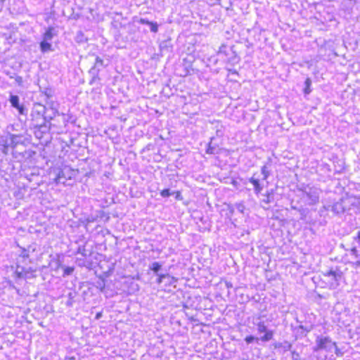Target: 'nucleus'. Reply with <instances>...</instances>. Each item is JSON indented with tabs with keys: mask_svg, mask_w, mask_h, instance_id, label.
I'll return each instance as SVG.
<instances>
[{
	"mask_svg": "<svg viewBox=\"0 0 360 360\" xmlns=\"http://www.w3.org/2000/svg\"><path fill=\"white\" fill-rule=\"evenodd\" d=\"M253 324L257 326V330L259 333H265V334L261 337V340L264 342L269 341L273 338V331L267 330V326L265 324L264 317H254Z\"/></svg>",
	"mask_w": 360,
	"mask_h": 360,
	"instance_id": "nucleus-1",
	"label": "nucleus"
},
{
	"mask_svg": "<svg viewBox=\"0 0 360 360\" xmlns=\"http://www.w3.org/2000/svg\"><path fill=\"white\" fill-rule=\"evenodd\" d=\"M334 345L335 342H333L329 337L318 336L316 339V346L314 347V351L325 350L331 352Z\"/></svg>",
	"mask_w": 360,
	"mask_h": 360,
	"instance_id": "nucleus-2",
	"label": "nucleus"
},
{
	"mask_svg": "<svg viewBox=\"0 0 360 360\" xmlns=\"http://www.w3.org/2000/svg\"><path fill=\"white\" fill-rule=\"evenodd\" d=\"M304 194L309 200L308 204L310 205H316L319 201L321 191L316 187L307 186L302 189Z\"/></svg>",
	"mask_w": 360,
	"mask_h": 360,
	"instance_id": "nucleus-3",
	"label": "nucleus"
},
{
	"mask_svg": "<svg viewBox=\"0 0 360 360\" xmlns=\"http://www.w3.org/2000/svg\"><path fill=\"white\" fill-rule=\"evenodd\" d=\"M342 276V271L340 270H328L324 273V276L328 277V282L333 287H336L339 285V281Z\"/></svg>",
	"mask_w": 360,
	"mask_h": 360,
	"instance_id": "nucleus-4",
	"label": "nucleus"
},
{
	"mask_svg": "<svg viewBox=\"0 0 360 360\" xmlns=\"http://www.w3.org/2000/svg\"><path fill=\"white\" fill-rule=\"evenodd\" d=\"M32 272L33 270L30 267H25L18 264L14 274L18 278H29L31 277Z\"/></svg>",
	"mask_w": 360,
	"mask_h": 360,
	"instance_id": "nucleus-5",
	"label": "nucleus"
},
{
	"mask_svg": "<svg viewBox=\"0 0 360 360\" xmlns=\"http://www.w3.org/2000/svg\"><path fill=\"white\" fill-rule=\"evenodd\" d=\"M234 53L233 52L231 47L226 46H221L219 48L218 55L221 57L222 59L224 60H226L228 62H234L235 56L234 57H228L229 55H233Z\"/></svg>",
	"mask_w": 360,
	"mask_h": 360,
	"instance_id": "nucleus-6",
	"label": "nucleus"
},
{
	"mask_svg": "<svg viewBox=\"0 0 360 360\" xmlns=\"http://www.w3.org/2000/svg\"><path fill=\"white\" fill-rule=\"evenodd\" d=\"M70 172L71 171L69 168H64L60 170L56 178V183L65 184L68 179H71V176L70 175Z\"/></svg>",
	"mask_w": 360,
	"mask_h": 360,
	"instance_id": "nucleus-7",
	"label": "nucleus"
},
{
	"mask_svg": "<svg viewBox=\"0 0 360 360\" xmlns=\"http://www.w3.org/2000/svg\"><path fill=\"white\" fill-rule=\"evenodd\" d=\"M45 112L46 107L40 103H37L34 105L32 115L34 117L36 115L37 117H41L44 120H46V117L44 115Z\"/></svg>",
	"mask_w": 360,
	"mask_h": 360,
	"instance_id": "nucleus-8",
	"label": "nucleus"
},
{
	"mask_svg": "<svg viewBox=\"0 0 360 360\" xmlns=\"http://www.w3.org/2000/svg\"><path fill=\"white\" fill-rule=\"evenodd\" d=\"M343 203H344L343 200H340V201H338V202L334 203L331 207V211L335 214H340L344 213L346 209H345V206L343 205Z\"/></svg>",
	"mask_w": 360,
	"mask_h": 360,
	"instance_id": "nucleus-9",
	"label": "nucleus"
},
{
	"mask_svg": "<svg viewBox=\"0 0 360 360\" xmlns=\"http://www.w3.org/2000/svg\"><path fill=\"white\" fill-rule=\"evenodd\" d=\"M274 200L275 199L273 189H271L270 191H267L266 194L264 195V198L262 199V202L266 204L273 202Z\"/></svg>",
	"mask_w": 360,
	"mask_h": 360,
	"instance_id": "nucleus-10",
	"label": "nucleus"
},
{
	"mask_svg": "<svg viewBox=\"0 0 360 360\" xmlns=\"http://www.w3.org/2000/svg\"><path fill=\"white\" fill-rule=\"evenodd\" d=\"M249 181L253 184L255 191L257 194H258L262 189V187L260 186L259 184V180L252 176L251 179H249Z\"/></svg>",
	"mask_w": 360,
	"mask_h": 360,
	"instance_id": "nucleus-11",
	"label": "nucleus"
},
{
	"mask_svg": "<svg viewBox=\"0 0 360 360\" xmlns=\"http://www.w3.org/2000/svg\"><path fill=\"white\" fill-rule=\"evenodd\" d=\"M53 31L54 28L52 27H50L48 28V30L45 32L43 36V40L51 41L53 37Z\"/></svg>",
	"mask_w": 360,
	"mask_h": 360,
	"instance_id": "nucleus-12",
	"label": "nucleus"
},
{
	"mask_svg": "<svg viewBox=\"0 0 360 360\" xmlns=\"http://www.w3.org/2000/svg\"><path fill=\"white\" fill-rule=\"evenodd\" d=\"M164 282L165 283L166 286L174 285L175 283L177 282V278L170 276L168 274H166V277Z\"/></svg>",
	"mask_w": 360,
	"mask_h": 360,
	"instance_id": "nucleus-13",
	"label": "nucleus"
},
{
	"mask_svg": "<svg viewBox=\"0 0 360 360\" xmlns=\"http://www.w3.org/2000/svg\"><path fill=\"white\" fill-rule=\"evenodd\" d=\"M51 44L50 41L42 40L40 43V49L42 52H47L51 50Z\"/></svg>",
	"mask_w": 360,
	"mask_h": 360,
	"instance_id": "nucleus-14",
	"label": "nucleus"
},
{
	"mask_svg": "<svg viewBox=\"0 0 360 360\" xmlns=\"http://www.w3.org/2000/svg\"><path fill=\"white\" fill-rule=\"evenodd\" d=\"M275 347L276 348H282L283 349V351L286 352V351L290 350V349L292 347V345L290 342L285 341L283 343H276L275 345Z\"/></svg>",
	"mask_w": 360,
	"mask_h": 360,
	"instance_id": "nucleus-15",
	"label": "nucleus"
},
{
	"mask_svg": "<svg viewBox=\"0 0 360 360\" xmlns=\"http://www.w3.org/2000/svg\"><path fill=\"white\" fill-rule=\"evenodd\" d=\"M9 101L13 108L18 107V105H20L19 97L16 95H11Z\"/></svg>",
	"mask_w": 360,
	"mask_h": 360,
	"instance_id": "nucleus-16",
	"label": "nucleus"
},
{
	"mask_svg": "<svg viewBox=\"0 0 360 360\" xmlns=\"http://www.w3.org/2000/svg\"><path fill=\"white\" fill-rule=\"evenodd\" d=\"M162 264H160L159 262H155L150 266V269L156 274H158V272L160 270Z\"/></svg>",
	"mask_w": 360,
	"mask_h": 360,
	"instance_id": "nucleus-17",
	"label": "nucleus"
},
{
	"mask_svg": "<svg viewBox=\"0 0 360 360\" xmlns=\"http://www.w3.org/2000/svg\"><path fill=\"white\" fill-rule=\"evenodd\" d=\"M304 84H305V88L304 89V92L305 94H310V92L311 91V89H310V86L311 84V81L309 78H307L305 82H304Z\"/></svg>",
	"mask_w": 360,
	"mask_h": 360,
	"instance_id": "nucleus-18",
	"label": "nucleus"
},
{
	"mask_svg": "<svg viewBox=\"0 0 360 360\" xmlns=\"http://www.w3.org/2000/svg\"><path fill=\"white\" fill-rule=\"evenodd\" d=\"M262 175L263 180H266L269 175V172L267 170V167L266 166H263L262 168Z\"/></svg>",
	"mask_w": 360,
	"mask_h": 360,
	"instance_id": "nucleus-19",
	"label": "nucleus"
},
{
	"mask_svg": "<svg viewBox=\"0 0 360 360\" xmlns=\"http://www.w3.org/2000/svg\"><path fill=\"white\" fill-rule=\"evenodd\" d=\"M351 255L354 256L356 259L360 258V254L356 247H354L350 250Z\"/></svg>",
	"mask_w": 360,
	"mask_h": 360,
	"instance_id": "nucleus-20",
	"label": "nucleus"
},
{
	"mask_svg": "<svg viewBox=\"0 0 360 360\" xmlns=\"http://www.w3.org/2000/svg\"><path fill=\"white\" fill-rule=\"evenodd\" d=\"M73 271H74L73 267H70V266L65 267L64 269L63 276L70 275L72 274Z\"/></svg>",
	"mask_w": 360,
	"mask_h": 360,
	"instance_id": "nucleus-21",
	"label": "nucleus"
},
{
	"mask_svg": "<svg viewBox=\"0 0 360 360\" xmlns=\"http://www.w3.org/2000/svg\"><path fill=\"white\" fill-rule=\"evenodd\" d=\"M149 25L150 27L151 32L156 33L158 31V25L157 22H151Z\"/></svg>",
	"mask_w": 360,
	"mask_h": 360,
	"instance_id": "nucleus-22",
	"label": "nucleus"
},
{
	"mask_svg": "<svg viewBox=\"0 0 360 360\" xmlns=\"http://www.w3.org/2000/svg\"><path fill=\"white\" fill-rule=\"evenodd\" d=\"M207 153H209V154H214L216 153V148L213 146H211V143H209V146L207 148V150H206Z\"/></svg>",
	"mask_w": 360,
	"mask_h": 360,
	"instance_id": "nucleus-23",
	"label": "nucleus"
},
{
	"mask_svg": "<svg viewBox=\"0 0 360 360\" xmlns=\"http://www.w3.org/2000/svg\"><path fill=\"white\" fill-rule=\"evenodd\" d=\"M158 276V278L157 279V283L158 284L161 283H163L165 281V277H166V274H157Z\"/></svg>",
	"mask_w": 360,
	"mask_h": 360,
	"instance_id": "nucleus-24",
	"label": "nucleus"
},
{
	"mask_svg": "<svg viewBox=\"0 0 360 360\" xmlns=\"http://www.w3.org/2000/svg\"><path fill=\"white\" fill-rule=\"evenodd\" d=\"M15 108L18 110V112L20 115H25L26 113V109L24 108L23 105H19L18 107H15Z\"/></svg>",
	"mask_w": 360,
	"mask_h": 360,
	"instance_id": "nucleus-25",
	"label": "nucleus"
},
{
	"mask_svg": "<svg viewBox=\"0 0 360 360\" xmlns=\"http://www.w3.org/2000/svg\"><path fill=\"white\" fill-rule=\"evenodd\" d=\"M161 195L164 198H167L171 195L169 189H164L160 193Z\"/></svg>",
	"mask_w": 360,
	"mask_h": 360,
	"instance_id": "nucleus-26",
	"label": "nucleus"
},
{
	"mask_svg": "<svg viewBox=\"0 0 360 360\" xmlns=\"http://www.w3.org/2000/svg\"><path fill=\"white\" fill-rule=\"evenodd\" d=\"M20 257L22 262H25V260L29 257V255L26 250H23Z\"/></svg>",
	"mask_w": 360,
	"mask_h": 360,
	"instance_id": "nucleus-27",
	"label": "nucleus"
},
{
	"mask_svg": "<svg viewBox=\"0 0 360 360\" xmlns=\"http://www.w3.org/2000/svg\"><path fill=\"white\" fill-rule=\"evenodd\" d=\"M300 328H301L302 330L306 331L307 333H309L311 330L312 329V326H300Z\"/></svg>",
	"mask_w": 360,
	"mask_h": 360,
	"instance_id": "nucleus-28",
	"label": "nucleus"
},
{
	"mask_svg": "<svg viewBox=\"0 0 360 360\" xmlns=\"http://www.w3.org/2000/svg\"><path fill=\"white\" fill-rule=\"evenodd\" d=\"M333 348L335 349V352L338 356H339L340 354H342L341 352H340L339 348L338 347V346L336 345V342H335V345L333 346Z\"/></svg>",
	"mask_w": 360,
	"mask_h": 360,
	"instance_id": "nucleus-29",
	"label": "nucleus"
},
{
	"mask_svg": "<svg viewBox=\"0 0 360 360\" xmlns=\"http://www.w3.org/2000/svg\"><path fill=\"white\" fill-rule=\"evenodd\" d=\"M15 82L21 85L22 83V77L18 76L15 77Z\"/></svg>",
	"mask_w": 360,
	"mask_h": 360,
	"instance_id": "nucleus-30",
	"label": "nucleus"
},
{
	"mask_svg": "<svg viewBox=\"0 0 360 360\" xmlns=\"http://www.w3.org/2000/svg\"><path fill=\"white\" fill-rule=\"evenodd\" d=\"M140 22L141 24H146V25H149L151 22H150L149 20H148L146 19L141 18L140 20Z\"/></svg>",
	"mask_w": 360,
	"mask_h": 360,
	"instance_id": "nucleus-31",
	"label": "nucleus"
},
{
	"mask_svg": "<svg viewBox=\"0 0 360 360\" xmlns=\"http://www.w3.org/2000/svg\"><path fill=\"white\" fill-rule=\"evenodd\" d=\"M97 64H101V65H103V60L98 57L96 58V65Z\"/></svg>",
	"mask_w": 360,
	"mask_h": 360,
	"instance_id": "nucleus-32",
	"label": "nucleus"
},
{
	"mask_svg": "<svg viewBox=\"0 0 360 360\" xmlns=\"http://www.w3.org/2000/svg\"><path fill=\"white\" fill-rule=\"evenodd\" d=\"M356 267L360 266V258L356 259V260L354 262Z\"/></svg>",
	"mask_w": 360,
	"mask_h": 360,
	"instance_id": "nucleus-33",
	"label": "nucleus"
},
{
	"mask_svg": "<svg viewBox=\"0 0 360 360\" xmlns=\"http://www.w3.org/2000/svg\"><path fill=\"white\" fill-rule=\"evenodd\" d=\"M18 137V136L16 135H11V141L13 143H15L16 141V138Z\"/></svg>",
	"mask_w": 360,
	"mask_h": 360,
	"instance_id": "nucleus-34",
	"label": "nucleus"
},
{
	"mask_svg": "<svg viewBox=\"0 0 360 360\" xmlns=\"http://www.w3.org/2000/svg\"><path fill=\"white\" fill-rule=\"evenodd\" d=\"M84 248L82 249L81 248H79L78 252L81 253L82 255L85 256V254L84 253Z\"/></svg>",
	"mask_w": 360,
	"mask_h": 360,
	"instance_id": "nucleus-35",
	"label": "nucleus"
},
{
	"mask_svg": "<svg viewBox=\"0 0 360 360\" xmlns=\"http://www.w3.org/2000/svg\"><path fill=\"white\" fill-rule=\"evenodd\" d=\"M4 1L5 0H0V11H1V9L3 8L4 7Z\"/></svg>",
	"mask_w": 360,
	"mask_h": 360,
	"instance_id": "nucleus-36",
	"label": "nucleus"
},
{
	"mask_svg": "<svg viewBox=\"0 0 360 360\" xmlns=\"http://www.w3.org/2000/svg\"><path fill=\"white\" fill-rule=\"evenodd\" d=\"M254 339H255V338L253 336L249 335V338H248L249 343L252 342Z\"/></svg>",
	"mask_w": 360,
	"mask_h": 360,
	"instance_id": "nucleus-37",
	"label": "nucleus"
},
{
	"mask_svg": "<svg viewBox=\"0 0 360 360\" xmlns=\"http://www.w3.org/2000/svg\"><path fill=\"white\" fill-rule=\"evenodd\" d=\"M244 208H245V207H244V206H243V205H239V206H238V210H239V211H240V212H243V209H244Z\"/></svg>",
	"mask_w": 360,
	"mask_h": 360,
	"instance_id": "nucleus-38",
	"label": "nucleus"
},
{
	"mask_svg": "<svg viewBox=\"0 0 360 360\" xmlns=\"http://www.w3.org/2000/svg\"><path fill=\"white\" fill-rule=\"evenodd\" d=\"M212 4H216L217 2H219L220 0H210Z\"/></svg>",
	"mask_w": 360,
	"mask_h": 360,
	"instance_id": "nucleus-39",
	"label": "nucleus"
},
{
	"mask_svg": "<svg viewBox=\"0 0 360 360\" xmlns=\"http://www.w3.org/2000/svg\"><path fill=\"white\" fill-rule=\"evenodd\" d=\"M294 356H299V354H298V353H297V352H295L294 351V352H292V356L294 357Z\"/></svg>",
	"mask_w": 360,
	"mask_h": 360,
	"instance_id": "nucleus-40",
	"label": "nucleus"
},
{
	"mask_svg": "<svg viewBox=\"0 0 360 360\" xmlns=\"http://www.w3.org/2000/svg\"><path fill=\"white\" fill-rule=\"evenodd\" d=\"M244 340L248 342V336L244 338Z\"/></svg>",
	"mask_w": 360,
	"mask_h": 360,
	"instance_id": "nucleus-41",
	"label": "nucleus"
},
{
	"mask_svg": "<svg viewBox=\"0 0 360 360\" xmlns=\"http://www.w3.org/2000/svg\"><path fill=\"white\" fill-rule=\"evenodd\" d=\"M56 113H58L57 110H55L53 114L55 115Z\"/></svg>",
	"mask_w": 360,
	"mask_h": 360,
	"instance_id": "nucleus-42",
	"label": "nucleus"
}]
</instances>
